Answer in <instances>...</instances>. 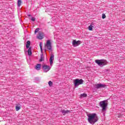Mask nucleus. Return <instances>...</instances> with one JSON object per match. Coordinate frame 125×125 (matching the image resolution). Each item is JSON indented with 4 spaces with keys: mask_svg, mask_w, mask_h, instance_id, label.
I'll use <instances>...</instances> for the list:
<instances>
[{
    "mask_svg": "<svg viewBox=\"0 0 125 125\" xmlns=\"http://www.w3.org/2000/svg\"><path fill=\"white\" fill-rule=\"evenodd\" d=\"M88 121L91 125H94L95 123L98 121V116L96 113H91L87 115Z\"/></svg>",
    "mask_w": 125,
    "mask_h": 125,
    "instance_id": "nucleus-1",
    "label": "nucleus"
},
{
    "mask_svg": "<svg viewBox=\"0 0 125 125\" xmlns=\"http://www.w3.org/2000/svg\"><path fill=\"white\" fill-rule=\"evenodd\" d=\"M44 47L46 50H48L50 52H52V45H51V41L47 40L46 43L44 44Z\"/></svg>",
    "mask_w": 125,
    "mask_h": 125,
    "instance_id": "nucleus-2",
    "label": "nucleus"
},
{
    "mask_svg": "<svg viewBox=\"0 0 125 125\" xmlns=\"http://www.w3.org/2000/svg\"><path fill=\"white\" fill-rule=\"evenodd\" d=\"M95 62L98 64L99 66L102 67V66H105L108 64V62L106 60H96Z\"/></svg>",
    "mask_w": 125,
    "mask_h": 125,
    "instance_id": "nucleus-3",
    "label": "nucleus"
},
{
    "mask_svg": "<svg viewBox=\"0 0 125 125\" xmlns=\"http://www.w3.org/2000/svg\"><path fill=\"white\" fill-rule=\"evenodd\" d=\"M83 83V79H76L74 80V85L75 87H78L79 85Z\"/></svg>",
    "mask_w": 125,
    "mask_h": 125,
    "instance_id": "nucleus-4",
    "label": "nucleus"
},
{
    "mask_svg": "<svg viewBox=\"0 0 125 125\" xmlns=\"http://www.w3.org/2000/svg\"><path fill=\"white\" fill-rule=\"evenodd\" d=\"M99 105L101 108H102V111H105L106 108H107V106H108V104L106 103V101L104 100L100 102Z\"/></svg>",
    "mask_w": 125,
    "mask_h": 125,
    "instance_id": "nucleus-5",
    "label": "nucleus"
},
{
    "mask_svg": "<svg viewBox=\"0 0 125 125\" xmlns=\"http://www.w3.org/2000/svg\"><path fill=\"white\" fill-rule=\"evenodd\" d=\"M51 67L50 66L43 64L42 66V69L44 73H47L50 70Z\"/></svg>",
    "mask_w": 125,
    "mask_h": 125,
    "instance_id": "nucleus-6",
    "label": "nucleus"
},
{
    "mask_svg": "<svg viewBox=\"0 0 125 125\" xmlns=\"http://www.w3.org/2000/svg\"><path fill=\"white\" fill-rule=\"evenodd\" d=\"M104 87H106V85L105 84L97 83L96 84V88H97L98 89L99 88H103Z\"/></svg>",
    "mask_w": 125,
    "mask_h": 125,
    "instance_id": "nucleus-7",
    "label": "nucleus"
},
{
    "mask_svg": "<svg viewBox=\"0 0 125 125\" xmlns=\"http://www.w3.org/2000/svg\"><path fill=\"white\" fill-rule=\"evenodd\" d=\"M81 43H82V42L81 41H76V40H73L72 42V45L74 46H78V45L79 44H81Z\"/></svg>",
    "mask_w": 125,
    "mask_h": 125,
    "instance_id": "nucleus-8",
    "label": "nucleus"
},
{
    "mask_svg": "<svg viewBox=\"0 0 125 125\" xmlns=\"http://www.w3.org/2000/svg\"><path fill=\"white\" fill-rule=\"evenodd\" d=\"M53 60H54V55L51 54V56L50 57V65L51 67H52V64H53Z\"/></svg>",
    "mask_w": 125,
    "mask_h": 125,
    "instance_id": "nucleus-9",
    "label": "nucleus"
},
{
    "mask_svg": "<svg viewBox=\"0 0 125 125\" xmlns=\"http://www.w3.org/2000/svg\"><path fill=\"white\" fill-rule=\"evenodd\" d=\"M43 33L39 32L38 33V35L37 36V39L39 40H42L43 39Z\"/></svg>",
    "mask_w": 125,
    "mask_h": 125,
    "instance_id": "nucleus-10",
    "label": "nucleus"
},
{
    "mask_svg": "<svg viewBox=\"0 0 125 125\" xmlns=\"http://www.w3.org/2000/svg\"><path fill=\"white\" fill-rule=\"evenodd\" d=\"M61 113H62V115H63V116H65L66 115V114H69V113L71 112V111L70 110H62L61 111Z\"/></svg>",
    "mask_w": 125,
    "mask_h": 125,
    "instance_id": "nucleus-11",
    "label": "nucleus"
},
{
    "mask_svg": "<svg viewBox=\"0 0 125 125\" xmlns=\"http://www.w3.org/2000/svg\"><path fill=\"white\" fill-rule=\"evenodd\" d=\"M42 65L40 63L37 64L36 66H35V69L36 70H37L38 71H40V70H41V66Z\"/></svg>",
    "mask_w": 125,
    "mask_h": 125,
    "instance_id": "nucleus-12",
    "label": "nucleus"
},
{
    "mask_svg": "<svg viewBox=\"0 0 125 125\" xmlns=\"http://www.w3.org/2000/svg\"><path fill=\"white\" fill-rule=\"evenodd\" d=\"M21 109V105L20 104H17L16 106V110L19 111Z\"/></svg>",
    "mask_w": 125,
    "mask_h": 125,
    "instance_id": "nucleus-13",
    "label": "nucleus"
},
{
    "mask_svg": "<svg viewBox=\"0 0 125 125\" xmlns=\"http://www.w3.org/2000/svg\"><path fill=\"white\" fill-rule=\"evenodd\" d=\"M44 60V57L43 56V54H42L39 61L40 62H42V61H43Z\"/></svg>",
    "mask_w": 125,
    "mask_h": 125,
    "instance_id": "nucleus-14",
    "label": "nucleus"
},
{
    "mask_svg": "<svg viewBox=\"0 0 125 125\" xmlns=\"http://www.w3.org/2000/svg\"><path fill=\"white\" fill-rule=\"evenodd\" d=\"M31 44V42L30 41H27V44H26V48H29L30 47V45Z\"/></svg>",
    "mask_w": 125,
    "mask_h": 125,
    "instance_id": "nucleus-15",
    "label": "nucleus"
},
{
    "mask_svg": "<svg viewBox=\"0 0 125 125\" xmlns=\"http://www.w3.org/2000/svg\"><path fill=\"white\" fill-rule=\"evenodd\" d=\"M80 96L82 98H84V97H86V96H87V95L85 93H83V94H81Z\"/></svg>",
    "mask_w": 125,
    "mask_h": 125,
    "instance_id": "nucleus-16",
    "label": "nucleus"
},
{
    "mask_svg": "<svg viewBox=\"0 0 125 125\" xmlns=\"http://www.w3.org/2000/svg\"><path fill=\"white\" fill-rule=\"evenodd\" d=\"M21 3H22V0H18V6H21Z\"/></svg>",
    "mask_w": 125,
    "mask_h": 125,
    "instance_id": "nucleus-17",
    "label": "nucleus"
},
{
    "mask_svg": "<svg viewBox=\"0 0 125 125\" xmlns=\"http://www.w3.org/2000/svg\"><path fill=\"white\" fill-rule=\"evenodd\" d=\"M28 53V55H32V49L31 48H29Z\"/></svg>",
    "mask_w": 125,
    "mask_h": 125,
    "instance_id": "nucleus-18",
    "label": "nucleus"
},
{
    "mask_svg": "<svg viewBox=\"0 0 125 125\" xmlns=\"http://www.w3.org/2000/svg\"><path fill=\"white\" fill-rule=\"evenodd\" d=\"M93 26H92V25H90L89 27H88V29L89 31H92V27Z\"/></svg>",
    "mask_w": 125,
    "mask_h": 125,
    "instance_id": "nucleus-19",
    "label": "nucleus"
},
{
    "mask_svg": "<svg viewBox=\"0 0 125 125\" xmlns=\"http://www.w3.org/2000/svg\"><path fill=\"white\" fill-rule=\"evenodd\" d=\"M42 42H41L40 43V46L41 51H42Z\"/></svg>",
    "mask_w": 125,
    "mask_h": 125,
    "instance_id": "nucleus-20",
    "label": "nucleus"
},
{
    "mask_svg": "<svg viewBox=\"0 0 125 125\" xmlns=\"http://www.w3.org/2000/svg\"><path fill=\"white\" fill-rule=\"evenodd\" d=\"M48 84H49V86H51L52 85V84H53V83H52V82L49 81L48 82Z\"/></svg>",
    "mask_w": 125,
    "mask_h": 125,
    "instance_id": "nucleus-21",
    "label": "nucleus"
},
{
    "mask_svg": "<svg viewBox=\"0 0 125 125\" xmlns=\"http://www.w3.org/2000/svg\"><path fill=\"white\" fill-rule=\"evenodd\" d=\"M39 31H40V28H37L36 29H35V34H37V33H38V32H39Z\"/></svg>",
    "mask_w": 125,
    "mask_h": 125,
    "instance_id": "nucleus-22",
    "label": "nucleus"
},
{
    "mask_svg": "<svg viewBox=\"0 0 125 125\" xmlns=\"http://www.w3.org/2000/svg\"><path fill=\"white\" fill-rule=\"evenodd\" d=\"M102 18L103 19H105V18H106V15H105L104 14H103Z\"/></svg>",
    "mask_w": 125,
    "mask_h": 125,
    "instance_id": "nucleus-23",
    "label": "nucleus"
},
{
    "mask_svg": "<svg viewBox=\"0 0 125 125\" xmlns=\"http://www.w3.org/2000/svg\"><path fill=\"white\" fill-rule=\"evenodd\" d=\"M31 21H32L33 22H35V21H36V18H35L34 17L31 18Z\"/></svg>",
    "mask_w": 125,
    "mask_h": 125,
    "instance_id": "nucleus-24",
    "label": "nucleus"
},
{
    "mask_svg": "<svg viewBox=\"0 0 125 125\" xmlns=\"http://www.w3.org/2000/svg\"><path fill=\"white\" fill-rule=\"evenodd\" d=\"M28 16H29V17H31V15H28Z\"/></svg>",
    "mask_w": 125,
    "mask_h": 125,
    "instance_id": "nucleus-25",
    "label": "nucleus"
}]
</instances>
